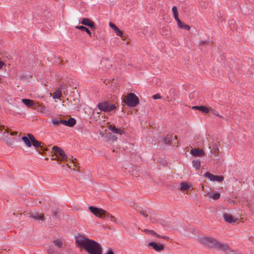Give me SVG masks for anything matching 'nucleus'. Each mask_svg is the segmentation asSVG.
Instances as JSON below:
<instances>
[{
    "label": "nucleus",
    "mask_w": 254,
    "mask_h": 254,
    "mask_svg": "<svg viewBox=\"0 0 254 254\" xmlns=\"http://www.w3.org/2000/svg\"><path fill=\"white\" fill-rule=\"evenodd\" d=\"M75 243L80 248L83 249L89 254H102V248L97 242L88 238L79 236Z\"/></svg>",
    "instance_id": "f257e3e1"
},
{
    "label": "nucleus",
    "mask_w": 254,
    "mask_h": 254,
    "mask_svg": "<svg viewBox=\"0 0 254 254\" xmlns=\"http://www.w3.org/2000/svg\"><path fill=\"white\" fill-rule=\"evenodd\" d=\"M88 209L96 217L106 220L108 218H110L111 221L117 223L116 218L114 216H112L107 211L103 210L101 208L96 207L93 206H90L88 207Z\"/></svg>",
    "instance_id": "f03ea898"
},
{
    "label": "nucleus",
    "mask_w": 254,
    "mask_h": 254,
    "mask_svg": "<svg viewBox=\"0 0 254 254\" xmlns=\"http://www.w3.org/2000/svg\"><path fill=\"white\" fill-rule=\"evenodd\" d=\"M51 123L55 127L59 126L60 124L67 127H73L76 124V121L73 118H70L68 120H64L61 118H54L52 119Z\"/></svg>",
    "instance_id": "7ed1b4c3"
},
{
    "label": "nucleus",
    "mask_w": 254,
    "mask_h": 254,
    "mask_svg": "<svg viewBox=\"0 0 254 254\" xmlns=\"http://www.w3.org/2000/svg\"><path fill=\"white\" fill-rule=\"evenodd\" d=\"M125 103L129 107H135L139 103L138 97L133 93H129L126 96Z\"/></svg>",
    "instance_id": "20e7f679"
},
{
    "label": "nucleus",
    "mask_w": 254,
    "mask_h": 254,
    "mask_svg": "<svg viewBox=\"0 0 254 254\" xmlns=\"http://www.w3.org/2000/svg\"><path fill=\"white\" fill-rule=\"evenodd\" d=\"M98 109L104 112H110L116 110L117 107L115 104L110 103L108 101H103L97 104Z\"/></svg>",
    "instance_id": "39448f33"
},
{
    "label": "nucleus",
    "mask_w": 254,
    "mask_h": 254,
    "mask_svg": "<svg viewBox=\"0 0 254 254\" xmlns=\"http://www.w3.org/2000/svg\"><path fill=\"white\" fill-rule=\"evenodd\" d=\"M199 242L202 245L209 248H215L217 240L211 237H204L199 238Z\"/></svg>",
    "instance_id": "423d86ee"
},
{
    "label": "nucleus",
    "mask_w": 254,
    "mask_h": 254,
    "mask_svg": "<svg viewBox=\"0 0 254 254\" xmlns=\"http://www.w3.org/2000/svg\"><path fill=\"white\" fill-rule=\"evenodd\" d=\"M53 152L55 155L57 156L62 161H67V157L64 152V150L61 148L54 146L52 147Z\"/></svg>",
    "instance_id": "0eeeda50"
},
{
    "label": "nucleus",
    "mask_w": 254,
    "mask_h": 254,
    "mask_svg": "<svg viewBox=\"0 0 254 254\" xmlns=\"http://www.w3.org/2000/svg\"><path fill=\"white\" fill-rule=\"evenodd\" d=\"M82 25L89 27L91 30L96 28V25L94 21L87 18H82L79 22Z\"/></svg>",
    "instance_id": "6e6552de"
},
{
    "label": "nucleus",
    "mask_w": 254,
    "mask_h": 254,
    "mask_svg": "<svg viewBox=\"0 0 254 254\" xmlns=\"http://www.w3.org/2000/svg\"><path fill=\"white\" fill-rule=\"evenodd\" d=\"M204 176L208 178L211 181L221 182L224 180V177L222 176L214 175L209 172H206Z\"/></svg>",
    "instance_id": "1a4fd4ad"
},
{
    "label": "nucleus",
    "mask_w": 254,
    "mask_h": 254,
    "mask_svg": "<svg viewBox=\"0 0 254 254\" xmlns=\"http://www.w3.org/2000/svg\"><path fill=\"white\" fill-rule=\"evenodd\" d=\"M215 249L219 251L221 250L225 252L226 254H228L229 252L231 250V249L228 244L221 243L218 241H217V244H216Z\"/></svg>",
    "instance_id": "9d476101"
},
{
    "label": "nucleus",
    "mask_w": 254,
    "mask_h": 254,
    "mask_svg": "<svg viewBox=\"0 0 254 254\" xmlns=\"http://www.w3.org/2000/svg\"><path fill=\"white\" fill-rule=\"evenodd\" d=\"M31 138L32 139V145L34 147L36 148L40 147L41 150L43 152H45L47 150L46 145H42V142L38 141L34 136L33 138L32 137Z\"/></svg>",
    "instance_id": "9b49d317"
},
{
    "label": "nucleus",
    "mask_w": 254,
    "mask_h": 254,
    "mask_svg": "<svg viewBox=\"0 0 254 254\" xmlns=\"http://www.w3.org/2000/svg\"><path fill=\"white\" fill-rule=\"evenodd\" d=\"M33 137L34 135L32 134L28 133L26 136H24L22 137V140L27 147H30L32 146V139L31 138H33Z\"/></svg>",
    "instance_id": "f8f14e48"
},
{
    "label": "nucleus",
    "mask_w": 254,
    "mask_h": 254,
    "mask_svg": "<svg viewBox=\"0 0 254 254\" xmlns=\"http://www.w3.org/2000/svg\"><path fill=\"white\" fill-rule=\"evenodd\" d=\"M148 246L151 247L157 252H160L164 249V246L163 244H158L154 242H149L148 243Z\"/></svg>",
    "instance_id": "ddd939ff"
},
{
    "label": "nucleus",
    "mask_w": 254,
    "mask_h": 254,
    "mask_svg": "<svg viewBox=\"0 0 254 254\" xmlns=\"http://www.w3.org/2000/svg\"><path fill=\"white\" fill-rule=\"evenodd\" d=\"M190 153L192 156L195 157L202 156L205 155L204 151L202 149L198 148H195L191 149Z\"/></svg>",
    "instance_id": "4468645a"
},
{
    "label": "nucleus",
    "mask_w": 254,
    "mask_h": 254,
    "mask_svg": "<svg viewBox=\"0 0 254 254\" xmlns=\"http://www.w3.org/2000/svg\"><path fill=\"white\" fill-rule=\"evenodd\" d=\"M108 128L114 133L122 134L125 133L124 129H122L121 128H117L114 125L109 126Z\"/></svg>",
    "instance_id": "2eb2a0df"
},
{
    "label": "nucleus",
    "mask_w": 254,
    "mask_h": 254,
    "mask_svg": "<svg viewBox=\"0 0 254 254\" xmlns=\"http://www.w3.org/2000/svg\"><path fill=\"white\" fill-rule=\"evenodd\" d=\"M223 218L226 222L229 223H234L237 221V219L235 218L232 215L226 213L223 214Z\"/></svg>",
    "instance_id": "dca6fc26"
},
{
    "label": "nucleus",
    "mask_w": 254,
    "mask_h": 254,
    "mask_svg": "<svg viewBox=\"0 0 254 254\" xmlns=\"http://www.w3.org/2000/svg\"><path fill=\"white\" fill-rule=\"evenodd\" d=\"M192 109L197 110L205 114H207L210 111V108L205 106H195L192 107Z\"/></svg>",
    "instance_id": "f3484780"
},
{
    "label": "nucleus",
    "mask_w": 254,
    "mask_h": 254,
    "mask_svg": "<svg viewBox=\"0 0 254 254\" xmlns=\"http://www.w3.org/2000/svg\"><path fill=\"white\" fill-rule=\"evenodd\" d=\"M75 28L77 29H79L81 31L86 32L87 34L90 36V37H92L93 36H95V33L93 34L91 32V31L87 28L86 27L81 25V26H76Z\"/></svg>",
    "instance_id": "a211bd4d"
},
{
    "label": "nucleus",
    "mask_w": 254,
    "mask_h": 254,
    "mask_svg": "<svg viewBox=\"0 0 254 254\" xmlns=\"http://www.w3.org/2000/svg\"><path fill=\"white\" fill-rule=\"evenodd\" d=\"M173 137L175 139H177L176 135L174 136L173 134H167L162 141L165 144H171L172 143H171V142L173 140Z\"/></svg>",
    "instance_id": "6ab92c4d"
},
{
    "label": "nucleus",
    "mask_w": 254,
    "mask_h": 254,
    "mask_svg": "<svg viewBox=\"0 0 254 254\" xmlns=\"http://www.w3.org/2000/svg\"><path fill=\"white\" fill-rule=\"evenodd\" d=\"M131 173L135 177H139L141 174V167L134 166L132 168Z\"/></svg>",
    "instance_id": "aec40b11"
},
{
    "label": "nucleus",
    "mask_w": 254,
    "mask_h": 254,
    "mask_svg": "<svg viewBox=\"0 0 254 254\" xmlns=\"http://www.w3.org/2000/svg\"><path fill=\"white\" fill-rule=\"evenodd\" d=\"M29 217L35 220H41L42 221H45L46 220L44 216L40 215L38 213H36L30 214Z\"/></svg>",
    "instance_id": "412c9836"
},
{
    "label": "nucleus",
    "mask_w": 254,
    "mask_h": 254,
    "mask_svg": "<svg viewBox=\"0 0 254 254\" xmlns=\"http://www.w3.org/2000/svg\"><path fill=\"white\" fill-rule=\"evenodd\" d=\"M60 217V211H58L57 209L52 210L51 217V220H57L58 219H59Z\"/></svg>",
    "instance_id": "4be33fe9"
},
{
    "label": "nucleus",
    "mask_w": 254,
    "mask_h": 254,
    "mask_svg": "<svg viewBox=\"0 0 254 254\" xmlns=\"http://www.w3.org/2000/svg\"><path fill=\"white\" fill-rule=\"evenodd\" d=\"M209 149H210L211 153L216 155L219 152V148L217 145L216 143L212 144L209 146Z\"/></svg>",
    "instance_id": "5701e85b"
},
{
    "label": "nucleus",
    "mask_w": 254,
    "mask_h": 254,
    "mask_svg": "<svg viewBox=\"0 0 254 254\" xmlns=\"http://www.w3.org/2000/svg\"><path fill=\"white\" fill-rule=\"evenodd\" d=\"M22 103L27 107H32L34 105V101L29 99H22Z\"/></svg>",
    "instance_id": "b1692460"
},
{
    "label": "nucleus",
    "mask_w": 254,
    "mask_h": 254,
    "mask_svg": "<svg viewBox=\"0 0 254 254\" xmlns=\"http://www.w3.org/2000/svg\"><path fill=\"white\" fill-rule=\"evenodd\" d=\"M192 163V166L195 168L196 170H198L200 168L201 162L199 159L193 160Z\"/></svg>",
    "instance_id": "393cba45"
},
{
    "label": "nucleus",
    "mask_w": 254,
    "mask_h": 254,
    "mask_svg": "<svg viewBox=\"0 0 254 254\" xmlns=\"http://www.w3.org/2000/svg\"><path fill=\"white\" fill-rule=\"evenodd\" d=\"M190 187V185L186 182H182L181 183V190L183 191L188 190Z\"/></svg>",
    "instance_id": "a878e982"
},
{
    "label": "nucleus",
    "mask_w": 254,
    "mask_h": 254,
    "mask_svg": "<svg viewBox=\"0 0 254 254\" xmlns=\"http://www.w3.org/2000/svg\"><path fill=\"white\" fill-rule=\"evenodd\" d=\"M115 32L116 35L120 36L123 40H125V37L124 36L123 32L118 27H117L115 30H114Z\"/></svg>",
    "instance_id": "bb28decb"
},
{
    "label": "nucleus",
    "mask_w": 254,
    "mask_h": 254,
    "mask_svg": "<svg viewBox=\"0 0 254 254\" xmlns=\"http://www.w3.org/2000/svg\"><path fill=\"white\" fill-rule=\"evenodd\" d=\"M177 24H178V27L180 28L184 29L186 30H189L190 28V27L189 25L185 24V23L182 22L181 21V24H180V23H177Z\"/></svg>",
    "instance_id": "cd10ccee"
},
{
    "label": "nucleus",
    "mask_w": 254,
    "mask_h": 254,
    "mask_svg": "<svg viewBox=\"0 0 254 254\" xmlns=\"http://www.w3.org/2000/svg\"><path fill=\"white\" fill-rule=\"evenodd\" d=\"M107 138L109 141H115L117 140L118 137L116 135L112 134L111 133H107Z\"/></svg>",
    "instance_id": "c85d7f7f"
},
{
    "label": "nucleus",
    "mask_w": 254,
    "mask_h": 254,
    "mask_svg": "<svg viewBox=\"0 0 254 254\" xmlns=\"http://www.w3.org/2000/svg\"><path fill=\"white\" fill-rule=\"evenodd\" d=\"M62 95V92L60 91H57L53 94L54 99H60Z\"/></svg>",
    "instance_id": "c756f323"
},
{
    "label": "nucleus",
    "mask_w": 254,
    "mask_h": 254,
    "mask_svg": "<svg viewBox=\"0 0 254 254\" xmlns=\"http://www.w3.org/2000/svg\"><path fill=\"white\" fill-rule=\"evenodd\" d=\"M54 243L55 245L57 246L59 248L62 247L63 245V243L62 241L60 240H56L54 241Z\"/></svg>",
    "instance_id": "7c9ffc66"
},
{
    "label": "nucleus",
    "mask_w": 254,
    "mask_h": 254,
    "mask_svg": "<svg viewBox=\"0 0 254 254\" xmlns=\"http://www.w3.org/2000/svg\"><path fill=\"white\" fill-rule=\"evenodd\" d=\"M47 253L48 254H57V252L53 247H50L47 250Z\"/></svg>",
    "instance_id": "2f4dec72"
},
{
    "label": "nucleus",
    "mask_w": 254,
    "mask_h": 254,
    "mask_svg": "<svg viewBox=\"0 0 254 254\" xmlns=\"http://www.w3.org/2000/svg\"><path fill=\"white\" fill-rule=\"evenodd\" d=\"M220 197V193L219 192H216L213 194H212L211 197L214 200H217Z\"/></svg>",
    "instance_id": "473e14b6"
},
{
    "label": "nucleus",
    "mask_w": 254,
    "mask_h": 254,
    "mask_svg": "<svg viewBox=\"0 0 254 254\" xmlns=\"http://www.w3.org/2000/svg\"><path fill=\"white\" fill-rule=\"evenodd\" d=\"M210 41H201L200 42L199 45L200 46H203L206 45H209Z\"/></svg>",
    "instance_id": "72a5a7b5"
},
{
    "label": "nucleus",
    "mask_w": 254,
    "mask_h": 254,
    "mask_svg": "<svg viewBox=\"0 0 254 254\" xmlns=\"http://www.w3.org/2000/svg\"><path fill=\"white\" fill-rule=\"evenodd\" d=\"M173 15H174V17L175 18V19L177 22V23L181 24V20L179 18V14H178V13H176V14H173Z\"/></svg>",
    "instance_id": "f704fd0d"
},
{
    "label": "nucleus",
    "mask_w": 254,
    "mask_h": 254,
    "mask_svg": "<svg viewBox=\"0 0 254 254\" xmlns=\"http://www.w3.org/2000/svg\"><path fill=\"white\" fill-rule=\"evenodd\" d=\"M211 111L212 113L214 115H216L217 116L220 117V118H222L217 112V111L214 109H210V111Z\"/></svg>",
    "instance_id": "c9c22d12"
},
{
    "label": "nucleus",
    "mask_w": 254,
    "mask_h": 254,
    "mask_svg": "<svg viewBox=\"0 0 254 254\" xmlns=\"http://www.w3.org/2000/svg\"><path fill=\"white\" fill-rule=\"evenodd\" d=\"M109 26L110 27L112 28L114 30H115V29L118 27L115 24H114L112 22H109Z\"/></svg>",
    "instance_id": "e433bc0d"
},
{
    "label": "nucleus",
    "mask_w": 254,
    "mask_h": 254,
    "mask_svg": "<svg viewBox=\"0 0 254 254\" xmlns=\"http://www.w3.org/2000/svg\"><path fill=\"white\" fill-rule=\"evenodd\" d=\"M152 98L153 99H161V96H160V95L159 94H156L155 95H154L153 96H152Z\"/></svg>",
    "instance_id": "4c0bfd02"
},
{
    "label": "nucleus",
    "mask_w": 254,
    "mask_h": 254,
    "mask_svg": "<svg viewBox=\"0 0 254 254\" xmlns=\"http://www.w3.org/2000/svg\"><path fill=\"white\" fill-rule=\"evenodd\" d=\"M172 10L173 14H176V13H178V10H177V7L176 6H173Z\"/></svg>",
    "instance_id": "58836bf2"
},
{
    "label": "nucleus",
    "mask_w": 254,
    "mask_h": 254,
    "mask_svg": "<svg viewBox=\"0 0 254 254\" xmlns=\"http://www.w3.org/2000/svg\"><path fill=\"white\" fill-rule=\"evenodd\" d=\"M140 213L145 217L147 216L146 210H141L140 211Z\"/></svg>",
    "instance_id": "ea45409f"
},
{
    "label": "nucleus",
    "mask_w": 254,
    "mask_h": 254,
    "mask_svg": "<svg viewBox=\"0 0 254 254\" xmlns=\"http://www.w3.org/2000/svg\"><path fill=\"white\" fill-rule=\"evenodd\" d=\"M148 232L150 234L153 236H156L157 233L154 231L153 230H148Z\"/></svg>",
    "instance_id": "a19ab883"
},
{
    "label": "nucleus",
    "mask_w": 254,
    "mask_h": 254,
    "mask_svg": "<svg viewBox=\"0 0 254 254\" xmlns=\"http://www.w3.org/2000/svg\"><path fill=\"white\" fill-rule=\"evenodd\" d=\"M238 252V251H234L232 249L230 250V252H229L228 254H237V253Z\"/></svg>",
    "instance_id": "79ce46f5"
},
{
    "label": "nucleus",
    "mask_w": 254,
    "mask_h": 254,
    "mask_svg": "<svg viewBox=\"0 0 254 254\" xmlns=\"http://www.w3.org/2000/svg\"><path fill=\"white\" fill-rule=\"evenodd\" d=\"M105 254H114V252L111 249H109L108 250V253H106Z\"/></svg>",
    "instance_id": "37998d69"
},
{
    "label": "nucleus",
    "mask_w": 254,
    "mask_h": 254,
    "mask_svg": "<svg viewBox=\"0 0 254 254\" xmlns=\"http://www.w3.org/2000/svg\"><path fill=\"white\" fill-rule=\"evenodd\" d=\"M5 64L4 63L0 60V68H2V66Z\"/></svg>",
    "instance_id": "c03bdc74"
},
{
    "label": "nucleus",
    "mask_w": 254,
    "mask_h": 254,
    "mask_svg": "<svg viewBox=\"0 0 254 254\" xmlns=\"http://www.w3.org/2000/svg\"><path fill=\"white\" fill-rule=\"evenodd\" d=\"M162 238L167 240H169L170 239V238L166 236H163Z\"/></svg>",
    "instance_id": "a18cd8bd"
},
{
    "label": "nucleus",
    "mask_w": 254,
    "mask_h": 254,
    "mask_svg": "<svg viewBox=\"0 0 254 254\" xmlns=\"http://www.w3.org/2000/svg\"><path fill=\"white\" fill-rule=\"evenodd\" d=\"M70 161H71V162H72V163H73V166H74V167H76V166H77V164H76V162H74L73 160H71L70 159Z\"/></svg>",
    "instance_id": "49530a36"
},
{
    "label": "nucleus",
    "mask_w": 254,
    "mask_h": 254,
    "mask_svg": "<svg viewBox=\"0 0 254 254\" xmlns=\"http://www.w3.org/2000/svg\"><path fill=\"white\" fill-rule=\"evenodd\" d=\"M17 134V132L16 131H13L10 133L11 135H15Z\"/></svg>",
    "instance_id": "de8ad7c7"
},
{
    "label": "nucleus",
    "mask_w": 254,
    "mask_h": 254,
    "mask_svg": "<svg viewBox=\"0 0 254 254\" xmlns=\"http://www.w3.org/2000/svg\"><path fill=\"white\" fill-rule=\"evenodd\" d=\"M163 165H166V161L165 160H162L161 162Z\"/></svg>",
    "instance_id": "09e8293b"
},
{
    "label": "nucleus",
    "mask_w": 254,
    "mask_h": 254,
    "mask_svg": "<svg viewBox=\"0 0 254 254\" xmlns=\"http://www.w3.org/2000/svg\"><path fill=\"white\" fill-rule=\"evenodd\" d=\"M3 129H4L3 127H0V133H3L2 131H3Z\"/></svg>",
    "instance_id": "8fccbe9b"
},
{
    "label": "nucleus",
    "mask_w": 254,
    "mask_h": 254,
    "mask_svg": "<svg viewBox=\"0 0 254 254\" xmlns=\"http://www.w3.org/2000/svg\"><path fill=\"white\" fill-rule=\"evenodd\" d=\"M156 237H158V238H162V237L163 236L160 235H159V234H158L157 233V235H156Z\"/></svg>",
    "instance_id": "3c124183"
},
{
    "label": "nucleus",
    "mask_w": 254,
    "mask_h": 254,
    "mask_svg": "<svg viewBox=\"0 0 254 254\" xmlns=\"http://www.w3.org/2000/svg\"><path fill=\"white\" fill-rule=\"evenodd\" d=\"M148 230H149V229H145L144 231V232H145L146 233H149Z\"/></svg>",
    "instance_id": "603ef678"
},
{
    "label": "nucleus",
    "mask_w": 254,
    "mask_h": 254,
    "mask_svg": "<svg viewBox=\"0 0 254 254\" xmlns=\"http://www.w3.org/2000/svg\"><path fill=\"white\" fill-rule=\"evenodd\" d=\"M165 29H166L167 30H168V29H169V26H167L165 27Z\"/></svg>",
    "instance_id": "864d4df0"
},
{
    "label": "nucleus",
    "mask_w": 254,
    "mask_h": 254,
    "mask_svg": "<svg viewBox=\"0 0 254 254\" xmlns=\"http://www.w3.org/2000/svg\"><path fill=\"white\" fill-rule=\"evenodd\" d=\"M5 132H8L7 129L4 130V131L3 132V134H4Z\"/></svg>",
    "instance_id": "5fc2aeb1"
},
{
    "label": "nucleus",
    "mask_w": 254,
    "mask_h": 254,
    "mask_svg": "<svg viewBox=\"0 0 254 254\" xmlns=\"http://www.w3.org/2000/svg\"><path fill=\"white\" fill-rule=\"evenodd\" d=\"M237 254H242L241 253L239 252L238 251V252L237 253Z\"/></svg>",
    "instance_id": "6e6d98bb"
},
{
    "label": "nucleus",
    "mask_w": 254,
    "mask_h": 254,
    "mask_svg": "<svg viewBox=\"0 0 254 254\" xmlns=\"http://www.w3.org/2000/svg\"><path fill=\"white\" fill-rule=\"evenodd\" d=\"M38 153H39V154H42V153L41 152V151H39L38 152Z\"/></svg>",
    "instance_id": "4d7b16f0"
},
{
    "label": "nucleus",
    "mask_w": 254,
    "mask_h": 254,
    "mask_svg": "<svg viewBox=\"0 0 254 254\" xmlns=\"http://www.w3.org/2000/svg\"><path fill=\"white\" fill-rule=\"evenodd\" d=\"M253 185L254 186V180H253Z\"/></svg>",
    "instance_id": "13d9d810"
}]
</instances>
